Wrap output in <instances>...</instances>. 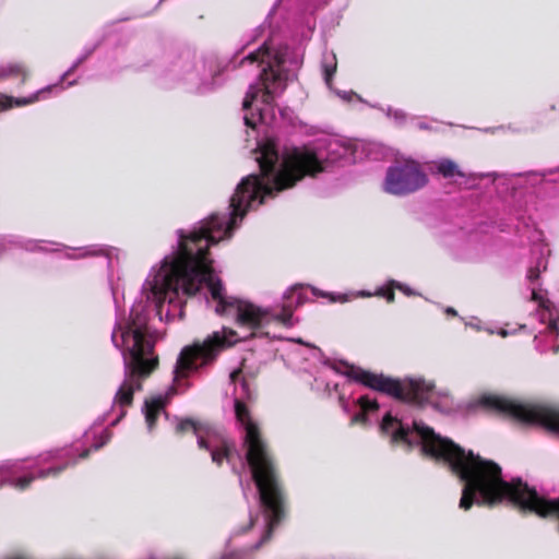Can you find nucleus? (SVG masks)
Segmentation results:
<instances>
[{"mask_svg":"<svg viewBox=\"0 0 559 559\" xmlns=\"http://www.w3.org/2000/svg\"><path fill=\"white\" fill-rule=\"evenodd\" d=\"M252 153L260 174L248 175L238 183L230 198L228 221L225 215L214 213L190 233L179 230L178 250L170 261L165 258L155 277L153 293L158 300L173 302L179 292L194 296L205 284L217 302L215 312L218 316L234 314L237 325L255 331L270 323L271 309L224 294L222 281L213 275L210 247L224 237L229 238L237 219H242L255 202L261 205L265 198L294 188L306 177H316L324 171V165L316 152L307 147L295 146L280 152L273 138L259 142Z\"/></svg>","mask_w":559,"mask_h":559,"instance_id":"obj_1","label":"nucleus"},{"mask_svg":"<svg viewBox=\"0 0 559 559\" xmlns=\"http://www.w3.org/2000/svg\"><path fill=\"white\" fill-rule=\"evenodd\" d=\"M235 415L243 426L246 435L243 444L247 449L246 461L260 496L266 518V531L262 542L270 539L274 528L285 516V497L280 473L260 428L251 418L249 407L240 400L235 401Z\"/></svg>","mask_w":559,"mask_h":559,"instance_id":"obj_2","label":"nucleus"},{"mask_svg":"<svg viewBox=\"0 0 559 559\" xmlns=\"http://www.w3.org/2000/svg\"><path fill=\"white\" fill-rule=\"evenodd\" d=\"M146 316L132 310L124 325H118L111 335L114 345L122 353L123 365L132 374L151 376L159 365L155 342L146 337Z\"/></svg>","mask_w":559,"mask_h":559,"instance_id":"obj_3","label":"nucleus"},{"mask_svg":"<svg viewBox=\"0 0 559 559\" xmlns=\"http://www.w3.org/2000/svg\"><path fill=\"white\" fill-rule=\"evenodd\" d=\"M337 372L365 388L385 394L399 401L424 404L430 399L433 384L416 379H395L372 372L347 361H340Z\"/></svg>","mask_w":559,"mask_h":559,"instance_id":"obj_4","label":"nucleus"},{"mask_svg":"<svg viewBox=\"0 0 559 559\" xmlns=\"http://www.w3.org/2000/svg\"><path fill=\"white\" fill-rule=\"evenodd\" d=\"M237 335L235 330L224 326L221 331H214L207 335L203 341H195L183 347L176 362L174 381L186 379L191 371L198 370L197 360H201L200 366L214 362L222 352L239 342Z\"/></svg>","mask_w":559,"mask_h":559,"instance_id":"obj_5","label":"nucleus"},{"mask_svg":"<svg viewBox=\"0 0 559 559\" xmlns=\"http://www.w3.org/2000/svg\"><path fill=\"white\" fill-rule=\"evenodd\" d=\"M243 61L265 64L259 75V81L263 85L262 103L267 106L273 105L276 90L284 91L286 87V74L282 69L286 61V53L281 49L272 50L267 43H264L257 50L250 52Z\"/></svg>","mask_w":559,"mask_h":559,"instance_id":"obj_6","label":"nucleus"},{"mask_svg":"<svg viewBox=\"0 0 559 559\" xmlns=\"http://www.w3.org/2000/svg\"><path fill=\"white\" fill-rule=\"evenodd\" d=\"M428 183V176L420 164L413 159L397 162L386 170L384 190L394 195H406Z\"/></svg>","mask_w":559,"mask_h":559,"instance_id":"obj_7","label":"nucleus"},{"mask_svg":"<svg viewBox=\"0 0 559 559\" xmlns=\"http://www.w3.org/2000/svg\"><path fill=\"white\" fill-rule=\"evenodd\" d=\"M124 369L126 379L115 395V402L121 407H129L133 403L135 390L142 389L141 380L147 378L148 376L132 374L131 368L127 365H124Z\"/></svg>","mask_w":559,"mask_h":559,"instance_id":"obj_8","label":"nucleus"},{"mask_svg":"<svg viewBox=\"0 0 559 559\" xmlns=\"http://www.w3.org/2000/svg\"><path fill=\"white\" fill-rule=\"evenodd\" d=\"M380 430L383 435L390 437L392 443H405L409 448L412 447L409 428L404 427L402 421L390 413L385 414L382 418Z\"/></svg>","mask_w":559,"mask_h":559,"instance_id":"obj_9","label":"nucleus"},{"mask_svg":"<svg viewBox=\"0 0 559 559\" xmlns=\"http://www.w3.org/2000/svg\"><path fill=\"white\" fill-rule=\"evenodd\" d=\"M433 170L444 179H452L454 177H466V174L460 166L450 158H442L433 163Z\"/></svg>","mask_w":559,"mask_h":559,"instance_id":"obj_10","label":"nucleus"},{"mask_svg":"<svg viewBox=\"0 0 559 559\" xmlns=\"http://www.w3.org/2000/svg\"><path fill=\"white\" fill-rule=\"evenodd\" d=\"M66 467L67 465L50 467L47 469L39 471L37 476L29 475L20 477L16 480H14V486L20 490H25L34 481L35 478H47L50 476L56 477L60 473H62L66 469Z\"/></svg>","mask_w":559,"mask_h":559,"instance_id":"obj_11","label":"nucleus"},{"mask_svg":"<svg viewBox=\"0 0 559 559\" xmlns=\"http://www.w3.org/2000/svg\"><path fill=\"white\" fill-rule=\"evenodd\" d=\"M165 407L164 400L158 396L151 400H146L144 403L145 420L150 429H152L159 416V413Z\"/></svg>","mask_w":559,"mask_h":559,"instance_id":"obj_12","label":"nucleus"},{"mask_svg":"<svg viewBox=\"0 0 559 559\" xmlns=\"http://www.w3.org/2000/svg\"><path fill=\"white\" fill-rule=\"evenodd\" d=\"M38 100V93L28 97H13L5 94H0V114L12 109L13 107H23L34 104Z\"/></svg>","mask_w":559,"mask_h":559,"instance_id":"obj_13","label":"nucleus"},{"mask_svg":"<svg viewBox=\"0 0 559 559\" xmlns=\"http://www.w3.org/2000/svg\"><path fill=\"white\" fill-rule=\"evenodd\" d=\"M28 76V69L22 62H10L3 66L0 70V78L2 79H16L24 83Z\"/></svg>","mask_w":559,"mask_h":559,"instance_id":"obj_14","label":"nucleus"},{"mask_svg":"<svg viewBox=\"0 0 559 559\" xmlns=\"http://www.w3.org/2000/svg\"><path fill=\"white\" fill-rule=\"evenodd\" d=\"M234 451V444L227 441H222V444L211 450L212 461L221 466L224 460L230 461Z\"/></svg>","mask_w":559,"mask_h":559,"instance_id":"obj_15","label":"nucleus"},{"mask_svg":"<svg viewBox=\"0 0 559 559\" xmlns=\"http://www.w3.org/2000/svg\"><path fill=\"white\" fill-rule=\"evenodd\" d=\"M395 288L407 292V288H405L402 284L395 281H391L388 287L379 288L376 295L385 298L389 304H392L395 300Z\"/></svg>","mask_w":559,"mask_h":559,"instance_id":"obj_16","label":"nucleus"},{"mask_svg":"<svg viewBox=\"0 0 559 559\" xmlns=\"http://www.w3.org/2000/svg\"><path fill=\"white\" fill-rule=\"evenodd\" d=\"M201 429L200 423L191 419V418H185L180 419L177 424L175 431L177 435H185L189 431H192L195 436H199V431Z\"/></svg>","mask_w":559,"mask_h":559,"instance_id":"obj_17","label":"nucleus"},{"mask_svg":"<svg viewBox=\"0 0 559 559\" xmlns=\"http://www.w3.org/2000/svg\"><path fill=\"white\" fill-rule=\"evenodd\" d=\"M270 322L276 321L284 326L290 328L293 326V309L289 306L284 305L281 313H273L271 311Z\"/></svg>","mask_w":559,"mask_h":559,"instance_id":"obj_18","label":"nucleus"},{"mask_svg":"<svg viewBox=\"0 0 559 559\" xmlns=\"http://www.w3.org/2000/svg\"><path fill=\"white\" fill-rule=\"evenodd\" d=\"M263 95V85L261 83L251 84L242 102V108L249 109L252 103L258 98L259 94Z\"/></svg>","mask_w":559,"mask_h":559,"instance_id":"obj_19","label":"nucleus"},{"mask_svg":"<svg viewBox=\"0 0 559 559\" xmlns=\"http://www.w3.org/2000/svg\"><path fill=\"white\" fill-rule=\"evenodd\" d=\"M358 404L361 411L366 414L379 409V403L377 400H370L368 395H362L358 399Z\"/></svg>","mask_w":559,"mask_h":559,"instance_id":"obj_20","label":"nucleus"},{"mask_svg":"<svg viewBox=\"0 0 559 559\" xmlns=\"http://www.w3.org/2000/svg\"><path fill=\"white\" fill-rule=\"evenodd\" d=\"M531 300L536 301L540 309L550 310L551 301L549 299H545L535 288L532 290Z\"/></svg>","mask_w":559,"mask_h":559,"instance_id":"obj_21","label":"nucleus"},{"mask_svg":"<svg viewBox=\"0 0 559 559\" xmlns=\"http://www.w3.org/2000/svg\"><path fill=\"white\" fill-rule=\"evenodd\" d=\"M100 441L99 442H96L94 443L91 448L84 450L81 454H80V457L81 459H87L91 454V452L93 451H98L100 448H103L109 440V437L108 435H104L100 437Z\"/></svg>","mask_w":559,"mask_h":559,"instance_id":"obj_22","label":"nucleus"},{"mask_svg":"<svg viewBox=\"0 0 559 559\" xmlns=\"http://www.w3.org/2000/svg\"><path fill=\"white\" fill-rule=\"evenodd\" d=\"M323 70H324V79H325V82L326 84H331V81H332V78L336 71V61L334 60L333 63L331 64H328V63H324L323 64Z\"/></svg>","mask_w":559,"mask_h":559,"instance_id":"obj_23","label":"nucleus"},{"mask_svg":"<svg viewBox=\"0 0 559 559\" xmlns=\"http://www.w3.org/2000/svg\"><path fill=\"white\" fill-rule=\"evenodd\" d=\"M526 277H527V280L531 283H534V282L538 281L539 277H540V270H539V267L538 266L530 267L528 271H527Z\"/></svg>","mask_w":559,"mask_h":559,"instance_id":"obj_24","label":"nucleus"},{"mask_svg":"<svg viewBox=\"0 0 559 559\" xmlns=\"http://www.w3.org/2000/svg\"><path fill=\"white\" fill-rule=\"evenodd\" d=\"M198 445L200 449L209 450L211 451L212 448L209 445L207 441L199 433L198 436Z\"/></svg>","mask_w":559,"mask_h":559,"instance_id":"obj_25","label":"nucleus"},{"mask_svg":"<svg viewBox=\"0 0 559 559\" xmlns=\"http://www.w3.org/2000/svg\"><path fill=\"white\" fill-rule=\"evenodd\" d=\"M258 516L257 515H250L249 518V522H248V526L242 528L241 530V533H246L248 532L249 530H251L253 527V525L255 524V521H257Z\"/></svg>","mask_w":559,"mask_h":559,"instance_id":"obj_26","label":"nucleus"},{"mask_svg":"<svg viewBox=\"0 0 559 559\" xmlns=\"http://www.w3.org/2000/svg\"><path fill=\"white\" fill-rule=\"evenodd\" d=\"M242 373V370L241 368H238V369H235L231 373H230V381L231 382H236L237 379L239 378V376Z\"/></svg>","mask_w":559,"mask_h":559,"instance_id":"obj_27","label":"nucleus"},{"mask_svg":"<svg viewBox=\"0 0 559 559\" xmlns=\"http://www.w3.org/2000/svg\"><path fill=\"white\" fill-rule=\"evenodd\" d=\"M366 418V414L361 411L359 414H357L355 417H354V420H362Z\"/></svg>","mask_w":559,"mask_h":559,"instance_id":"obj_28","label":"nucleus"},{"mask_svg":"<svg viewBox=\"0 0 559 559\" xmlns=\"http://www.w3.org/2000/svg\"><path fill=\"white\" fill-rule=\"evenodd\" d=\"M245 123L248 127L254 128V122L247 116L245 117Z\"/></svg>","mask_w":559,"mask_h":559,"instance_id":"obj_29","label":"nucleus"},{"mask_svg":"<svg viewBox=\"0 0 559 559\" xmlns=\"http://www.w3.org/2000/svg\"><path fill=\"white\" fill-rule=\"evenodd\" d=\"M447 313H448V314H451V316H456V314H457L456 310H455V309H453V308H448V309H447Z\"/></svg>","mask_w":559,"mask_h":559,"instance_id":"obj_30","label":"nucleus"},{"mask_svg":"<svg viewBox=\"0 0 559 559\" xmlns=\"http://www.w3.org/2000/svg\"><path fill=\"white\" fill-rule=\"evenodd\" d=\"M419 127H420V129H428V127L424 123H421Z\"/></svg>","mask_w":559,"mask_h":559,"instance_id":"obj_31","label":"nucleus"}]
</instances>
